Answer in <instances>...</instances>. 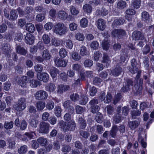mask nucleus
Instances as JSON below:
<instances>
[{"mask_svg":"<svg viewBox=\"0 0 154 154\" xmlns=\"http://www.w3.org/2000/svg\"><path fill=\"white\" fill-rule=\"evenodd\" d=\"M78 123L80 125V128L82 129L85 128L86 125L85 121L82 116H78Z\"/></svg>","mask_w":154,"mask_h":154,"instance_id":"393cba45","label":"nucleus"},{"mask_svg":"<svg viewBox=\"0 0 154 154\" xmlns=\"http://www.w3.org/2000/svg\"><path fill=\"white\" fill-rule=\"evenodd\" d=\"M54 32L60 36L64 35L68 32L67 27L62 22H59L55 24L53 29Z\"/></svg>","mask_w":154,"mask_h":154,"instance_id":"f257e3e1","label":"nucleus"},{"mask_svg":"<svg viewBox=\"0 0 154 154\" xmlns=\"http://www.w3.org/2000/svg\"><path fill=\"white\" fill-rule=\"evenodd\" d=\"M34 37L32 34L30 33L26 34L25 37V41L26 44H32L34 42Z\"/></svg>","mask_w":154,"mask_h":154,"instance_id":"f3484780","label":"nucleus"},{"mask_svg":"<svg viewBox=\"0 0 154 154\" xmlns=\"http://www.w3.org/2000/svg\"><path fill=\"white\" fill-rule=\"evenodd\" d=\"M132 37L133 40H138L144 39V36L141 32L138 31H135L132 33Z\"/></svg>","mask_w":154,"mask_h":154,"instance_id":"6e6552de","label":"nucleus"},{"mask_svg":"<svg viewBox=\"0 0 154 154\" xmlns=\"http://www.w3.org/2000/svg\"><path fill=\"white\" fill-rule=\"evenodd\" d=\"M50 125L47 122H42L40 123L39 129L40 133L47 134L49 132Z\"/></svg>","mask_w":154,"mask_h":154,"instance_id":"20e7f679","label":"nucleus"},{"mask_svg":"<svg viewBox=\"0 0 154 154\" xmlns=\"http://www.w3.org/2000/svg\"><path fill=\"white\" fill-rule=\"evenodd\" d=\"M36 99L39 100H44L46 99L48 94L45 91L41 90L37 91L35 94Z\"/></svg>","mask_w":154,"mask_h":154,"instance_id":"423d86ee","label":"nucleus"},{"mask_svg":"<svg viewBox=\"0 0 154 154\" xmlns=\"http://www.w3.org/2000/svg\"><path fill=\"white\" fill-rule=\"evenodd\" d=\"M125 22V20L123 19L115 20L112 23V26L113 27L117 26L122 24Z\"/></svg>","mask_w":154,"mask_h":154,"instance_id":"c85d7f7f","label":"nucleus"},{"mask_svg":"<svg viewBox=\"0 0 154 154\" xmlns=\"http://www.w3.org/2000/svg\"><path fill=\"white\" fill-rule=\"evenodd\" d=\"M61 109L59 106H57L54 108V113L57 117H60L61 116Z\"/></svg>","mask_w":154,"mask_h":154,"instance_id":"864d4df0","label":"nucleus"},{"mask_svg":"<svg viewBox=\"0 0 154 154\" xmlns=\"http://www.w3.org/2000/svg\"><path fill=\"white\" fill-rule=\"evenodd\" d=\"M103 118L102 115L100 113L98 112L97 113L95 119L97 123H101L102 122Z\"/></svg>","mask_w":154,"mask_h":154,"instance_id":"a18cd8bd","label":"nucleus"},{"mask_svg":"<svg viewBox=\"0 0 154 154\" xmlns=\"http://www.w3.org/2000/svg\"><path fill=\"white\" fill-rule=\"evenodd\" d=\"M75 37L76 39L80 41H82L85 39V36L83 34L80 32L76 34Z\"/></svg>","mask_w":154,"mask_h":154,"instance_id":"0e129e2a","label":"nucleus"},{"mask_svg":"<svg viewBox=\"0 0 154 154\" xmlns=\"http://www.w3.org/2000/svg\"><path fill=\"white\" fill-rule=\"evenodd\" d=\"M26 100L25 98L19 99L17 103L14 106V108L17 111H22L24 110L26 106Z\"/></svg>","mask_w":154,"mask_h":154,"instance_id":"f03ea898","label":"nucleus"},{"mask_svg":"<svg viewBox=\"0 0 154 154\" xmlns=\"http://www.w3.org/2000/svg\"><path fill=\"white\" fill-rule=\"evenodd\" d=\"M11 46L9 44L4 43L2 45L0 48L3 54H8L11 52Z\"/></svg>","mask_w":154,"mask_h":154,"instance_id":"9d476101","label":"nucleus"},{"mask_svg":"<svg viewBox=\"0 0 154 154\" xmlns=\"http://www.w3.org/2000/svg\"><path fill=\"white\" fill-rule=\"evenodd\" d=\"M72 102L70 100H67L65 101L63 104L64 107L66 109H68L69 112L72 114L73 113L74 109V107L71 106Z\"/></svg>","mask_w":154,"mask_h":154,"instance_id":"f8f14e48","label":"nucleus"},{"mask_svg":"<svg viewBox=\"0 0 154 154\" xmlns=\"http://www.w3.org/2000/svg\"><path fill=\"white\" fill-rule=\"evenodd\" d=\"M83 8L84 11L87 13H90L92 12V7L89 4H85L83 5Z\"/></svg>","mask_w":154,"mask_h":154,"instance_id":"2f4dec72","label":"nucleus"},{"mask_svg":"<svg viewBox=\"0 0 154 154\" xmlns=\"http://www.w3.org/2000/svg\"><path fill=\"white\" fill-rule=\"evenodd\" d=\"M67 52L65 49L62 48L60 50L59 54L61 57H65L67 56Z\"/></svg>","mask_w":154,"mask_h":154,"instance_id":"680f3d73","label":"nucleus"},{"mask_svg":"<svg viewBox=\"0 0 154 154\" xmlns=\"http://www.w3.org/2000/svg\"><path fill=\"white\" fill-rule=\"evenodd\" d=\"M18 14L17 11L14 10H12L10 12V15L8 19L10 20L14 21L17 19Z\"/></svg>","mask_w":154,"mask_h":154,"instance_id":"aec40b11","label":"nucleus"},{"mask_svg":"<svg viewBox=\"0 0 154 154\" xmlns=\"http://www.w3.org/2000/svg\"><path fill=\"white\" fill-rule=\"evenodd\" d=\"M106 109L107 114L109 115H112L114 111V108L110 105L107 106Z\"/></svg>","mask_w":154,"mask_h":154,"instance_id":"5fc2aeb1","label":"nucleus"},{"mask_svg":"<svg viewBox=\"0 0 154 154\" xmlns=\"http://www.w3.org/2000/svg\"><path fill=\"white\" fill-rule=\"evenodd\" d=\"M112 98L110 94L108 93L106 95L105 94L104 92H103L100 94L99 99L101 101H103L105 103H109L111 102Z\"/></svg>","mask_w":154,"mask_h":154,"instance_id":"39448f33","label":"nucleus"},{"mask_svg":"<svg viewBox=\"0 0 154 154\" xmlns=\"http://www.w3.org/2000/svg\"><path fill=\"white\" fill-rule=\"evenodd\" d=\"M37 78L40 81H43L44 82H47L49 79V76L46 73L42 72L39 75H37Z\"/></svg>","mask_w":154,"mask_h":154,"instance_id":"2eb2a0df","label":"nucleus"},{"mask_svg":"<svg viewBox=\"0 0 154 154\" xmlns=\"http://www.w3.org/2000/svg\"><path fill=\"white\" fill-rule=\"evenodd\" d=\"M42 56L44 59L47 60L50 59L51 57V56L49 52V51L47 49L44 50L43 52Z\"/></svg>","mask_w":154,"mask_h":154,"instance_id":"e433bc0d","label":"nucleus"},{"mask_svg":"<svg viewBox=\"0 0 154 154\" xmlns=\"http://www.w3.org/2000/svg\"><path fill=\"white\" fill-rule=\"evenodd\" d=\"M39 145L40 144L42 146H45L47 142V140L46 138H45L43 137L39 138L37 139Z\"/></svg>","mask_w":154,"mask_h":154,"instance_id":"f704fd0d","label":"nucleus"},{"mask_svg":"<svg viewBox=\"0 0 154 154\" xmlns=\"http://www.w3.org/2000/svg\"><path fill=\"white\" fill-rule=\"evenodd\" d=\"M34 69L36 72L39 73L42 71L43 69V67L42 65L37 64L35 65Z\"/></svg>","mask_w":154,"mask_h":154,"instance_id":"774afa93","label":"nucleus"},{"mask_svg":"<svg viewBox=\"0 0 154 154\" xmlns=\"http://www.w3.org/2000/svg\"><path fill=\"white\" fill-rule=\"evenodd\" d=\"M133 85V81L130 79H128L125 83V85H123V87L121 89V91L123 92L128 91L130 90L131 86Z\"/></svg>","mask_w":154,"mask_h":154,"instance_id":"9b49d317","label":"nucleus"},{"mask_svg":"<svg viewBox=\"0 0 154 154\" xmlns=\"http://www.w3.org/2000/svg\"><path fill=\"white\" fill-rule=\"evenodd\" d=\"M141 114V111L139 110H134L132 111L131 115L133 119H135L136 117L139 116Z\"/></svg>","mask_w":154,"mask_h":154,"instance_id":"e2e57ef3","label":"nucleus"},{"mask_svg":"<svg viewBox=\"0 0 154 154\" xmlns=\"http://www.w3.org/2000/svg\"><path fill=\"white\" fill-rule=\"evenodd\" d=\"M13 122L12 121H11L10 122H5L4 126V128L6 129H10L13 127Z\"/></svg>","mask_w":154,"mask_h":154,"instance_id":"37998d69","label":"nucleus"},{"mask_svg":"<svg viewBox=\"0 0 154 154\" xmlns=\"http://www.w3.org/2000/svg\"><path fill=\"white\" fill-rule=\"evenodd\" d=\"M26 27V30L31 33L33 32L35 29L34 24L32 23H27Z\"/></svg>","mask_w":154,"mask_h":154,"instance_id":"c756f323","label":"nucleus"},{"mask_svg":"<svg viewBox=\"0 0 154 154\" xmlns=\"http://www.w3.org/2000/svg\"><path fill=\"white\" fill-rule=\"evenodd\" d=\"M45 106V104L44 102L39 101L37 103L36 107L37 109L42 110L44 109Z\"/></svg>","mask_w":154,"mask_h":154,"instance_id":"c03bdc74","label":"nucleus"},{"mask_svg":"<svg viewBox=\"0 0 154 154\" xmlns=\"http://www.w3.org/2000/svg\"><path fill=\"white\" fill-rule=\"evenodd\" d=\"M28 147L26 145H23L21 146L18 149V152L20 154H24L27 151Z\"/></svg>","mask_w":154,"mask_h":154,"instance_id":"58836bf2","label":"nucleus"},{"mask_svg":"<svg viewBox=\"0 0 154 154\" xmlns=\"http://www.w3.org/2000/svg\"><path fill=\"white\" fill-rule=\"evenodd\" d=\"M118 130V129L117 126L115 125L113 126L112 129L110 131V135H111L112 137H115L116 135V132Z\"/></svg>","mask_w":154,"mask_h":154,"instance_id":"8fccbe9b","label":"nucleus"},{"mask_svg":"<svg viewBox=\"0 0 154 154\" xmlns=\"http://www.w3.org/2000/svg\"><path fill=\"white\" fill-rule=\"evenodd\" d=\"M121 115L119 113L115 114L113 117V120L116 123H119L121 122Z\"/></svg>","mask_w":154,"mask_h":154,"instance_id":"ea45409f","label":"nucleus"},{"mask_svg":"<svg viewBox=\"0 0 154 154\" xmlns=\"http://www.w3.org/2000/svg\"><path fill=\"white\" fill-rule=\"evenodd\" d=\"M54 62L56 65L57 66L65 67L67 64V61L65 60H62L61 59L56 58L54 60Z\"/></svg>","mask_w":154,"mask_h":154,"instance_id":"dca6fc26","label":"nucleus"},{"mask_svg":"<svg viewBox=\"0 0 154 154\" xmlns=\"http://www.w3.org/2000/svg\"><path fill=\"white\" fill-rule=\"evenodd\" d=\"M88 101V97L86 96L83 95L79 101V104L82 105H85L87 103Z\"/></svg>","mask_w":154,"mask_h":154,"instance_id":"de8ad7c7","label":"nucleus"},{"mask_svg":"<svg viewBox=\"0 0 154 154\" xmlns=\"http://www.w3.org/2000/svg\"><path fill=\"white\" fill-rule=\"evenodd\" d=\"M131 66L129 68V71L132 74H135L140 70L139 65L137 63L136 60L133 59L131 60Z\"/></svg>","mask_w":154,"mask_h":154,"instance_id":"7ed1b4c3","label":"nucleus"},{"mask_svg":"<svg viewBox=\"0 0 154 154\" xmlns=\"http://www.w3.org/2000/svg\"><path fill=\"white\" fill-rule=\"evenodd\" d=\"M89 53V51L87 48L85 46H82L80 49V54L82 56L87 55Z\"/></svg>","mask_w":154,"mask_h":154,"instance_id":"473e14b6","label":"nucleus"},{"mask_svg":"<svg viewBox=\"0 0 154 154\" xmlns=\"http://www.w3.org/2000/svg\"><path fill=\"white\" fill-rule=\"evenodd\" d=\"M122 71V69L119 66H117L116 68L111 71V74L114 76H119Z\"/></svg>","mask_w":154,"mask_h":154,"instance_id":"a211bd4d","label":"nucleus"},{"mask_svg":"<svg viewBox=\"0 0 154 154\" xmlns=\"http://www.w3.org/2000/svg\"><path fill=\"white\" fill-rule=\"evenodd\" d=\"M109 42L106 39H104L102 42V46L103 49L107 50L109 47Z\"/></svg>","mask_w":154,"mask_h":154,"instance_id":"6e6d98bb","label":"nucleus"},{"mask_svg":"<svg viewBox=\"0 0 154 154\" xmlns=\"http://www.w3.org/2000/svg\"><path fill=\"white\" fill-rule=\"evenodd\" d=\"M45 18L44 14H39L37 15L36 20L38 22H41Z\"/></svg>","mask_w":154,"mask_h":154,"instance_id":"69168bd1","label":"nucleus"},{"mask_svg":"<svg viewBox=\"0 0 154 154\" xmlns=\"http://www.w3.org/2000/svg\"><path fill=\"white\" fill-rule=\"evenodd\" d=\"M106 27L105 22L101 19H99L97 22V28L101 30H103Z\"/></svg>","mask_w":154,"mask_h":154,"instance_id":"412c9836","label":"nucleus"},{"mask_svg":"<svg viewBox=\"0 0 154 154\" xmlns=\"http://www.w3.org/2000/svg\"><path fill=\"white\" fill-rule=\"evenodd\" d=\"M67 122H64L63 120H60L59 121L57 124V126L64 131H66L67 129Z\"/></svg>","mask_w":154,"mask_h":154,"instance_id":"b1692460","label":"nucleus"},{"mask_svg":"<svg viewBox=\"0 0 154 154\" xmlns=\"http://www.w3.org/2000/svg\"><path fill=\"white\" fill-rule=\"evenodd\" d=\"M69 10L71 13L74 15H76L79 13V11L78 9L73 6H70Z\"/></svg>","mask_w":154,"mask_h":154,"instance_id":"09e8293b","label":"nucleus"},{"mask_svg":"<svg viewBox=\"0 0 154 154\" xmlns=\"http://www.w3.org/2000/svg\"><path fill=\"white\" fill-rule=\"evenodd\" d=\"M112 34L114 37L121 38L125 35V32L122 29H115L112 32Z\"/></svg>","mask_w":154,"mask_h":154,"instance_id":"0eeeda50","label":"nucleus"},{"mask_svg":"<svg viewBox=\"0 0 154 154\" xmlns=\"http://www.w3.org/2000/svg\"><path fill=\"white\" fill-rule=\"evenodd\" d=\"M8 147L10 149H13L15 148L16 143L15 141L12 138H9L8 139Z\"/></svg>","mask_w":154,"mask_h":154,"instance_id":"bb28decb","label":"nucleus"},{"mask_svg":"<svg viewBox=\"0 0 154 154\" xmlns=\"http://www.w3.org/2000/svg\"><path fill=\"white\" fill-rule=\"evenodd\" d=\"M28 81L27 77L26 76H23L19 80V83L20 85L22 87H24Z\"/></svg>","mask_w":154,"mask_h":154,"instance_id":"a878e982","label":"nucleus"},{"mask_svg":"<svg viewBox=\"0 0 154 154\" xmlns=\"http://www.w3.org/2000/svg\"><path fill=\"white\" fill-rule=\"evenodd\" d=\"M142 19L145 22L149 20V14L146 11H144L142 13Z\"/></svg>","mask_w":154,"mask_h":154,"instance_id":"79ce46f5","label":"nucleus"},{"mask_svg":"<svg viewBox=\"0 0 154 154\" xmlns=\"http://www.w3.org/2000/svg\"><path fill=\"white\" fill-rule=\"evenodd\" d=\"M143 83V80L142 79H140L139 81V85H134L135 90L134 91V92L136 94H140L142 93V86Z\"/></svg>","mask_w":154,"mask_h":154,"instance_id":"1a4fd4ad","label":"nucleus"},{"mask_svg":"<svg viewBox=\"0 0 154 154\" xmlns=\"http://www.w3.org/2000/svg\"><path fill=\"white\" fill-rule=\"evenodd\" d=\"M59 70L54 67L52 68L50 70V75L53 78L56 77L57 74L59 73Z\"/></svg>","mask_w":154,"mask_h":154,"instance_id":"72a5a7b5","label":"nucleus"},{"mask_svg":"<svg viewBox=\"0 0 154 154\" xmlns=\"http://www.w3.org/2000/svg\"><path fill=\"white\" fill-rule=\"evenodd\" d=\"M75 124L74 122L67 123L66 131H73L75 128Z\"/></svg>","mask_w":154,"mask_h":154,"instance_id":"49530a36","label":"nucleus"},{"mask_svg":"<svg viewBox=\"0 0 154 154\" xmlns=\"http://www.w3.org/2000/svg\"><path fill=\"white\" fill-rule=\"evenodd\" d=\"M127 5L126 2L123 0L119 1L117 4V7L118 8L122 9L126 7Z\"/></svg>","mask_w":154,"mask_h":154,"instance_id":"7c9ffc66","label":"nucleus"},{"mask_svg":"<svg viewBox=\"0 0 154 154\" xmlns=\"http://www.w3.org/2000/svg\"><path fill=\"white\" fill-rule=\"evenodd\" d=\"M122 96L120 93H117L116 94L113 99V103L116 104L121 99Z\"/></svg>","mask_w":154,"mask_h":154,"instance_id":"bf43d9fd","label":"nucleus"},{"mask_svg":"<svg viewBox=\"0 0 154 154\" xmlns=\"http://www.w3.org/2000/svg\"><path fill=\"white\" fill-rule=\"evenodd\" d=\"M141 4V1L140 0L134 1L132 4V6L135 9H138L140 8Z\"/></svg>","mask_w":154,"mask_h":154,"instance_id":"603ef678","label":"nucleus"},{"mask_svg":"<svg viewBox=\"0 0 154 154\" xmlns=\"http://www.w3.org/2000/svg\"><path fill=\"white\" fill-rule=\"evenodd\" d=\"M42 40L44 43L48 44L50 42V38L49 36L46 34H44L42 36Z\"/></svg>","mask_w":154,"mask_h":154,"instance_id":"a19ab883","label":"nucleus"},{"mask_svg":"<svg viewBox=\"0 0 154 154\" xmlns=\"http://www.w3.org/2000/svg\"><path fill=\"white\" fill-rule=\"evenodd\" d=\"M75 109L77 113L81 114L85 110V108L78 105L76 107Z\"/></svg>","mask_w":154,"mask_h":154,"instance_id":"13d9d810","label":"nucleus"},{"mask_svg":"<svg viewBox=\"0 0 154 154\" xmlns=\"http://www.w3.org/2000/svg\"><path fill=\"white\" fill-rule=\"evenodd\" d=\"M30 86L32 88H36L38 86L41 85V82L37 80L32 79L30 81Z\"/></svg>","mask_w":154,"mask_h":154,"instance_id":"cd10ccee","label":"nucleus"},{"mask_svg":"<svg viewBox=\"0 0 154 154\" xmlns=\"http://www.w3.org/2000/svg\"><path fill=\"white\" fill-rule=\"evenodd\" d=\"M88 20L85 18H82L80 21V24L81 26L82 27H86L88 25Z\"/></svg>","mask_w":154,"mask_h":154,"instance_id":"4d7b16f0","label":"nucleus"},{"mask_svg":"<svg viewBox=\"0 0 154 154\" xmlns=\"http://www.w3.org/2000/svg\"><path fill=\"white\" fill-rule=\"evenodd\" d=\"M53 26V25L52 23L48 22L45 25L44 28L46 30H49L51 29Z\"/></svg>","mask_w":154,"mask_h":154,"instance_id":"338daca9","label":"nucleus"},{"mask_svg":"<svg viewBox=\"0 0 154 154\" xmlns=\"http://www.w3.org/2000/svg\"><path fill=\"white\" fill-rule=\"evenodd\" d=\"M140 121H133L129 122V124L130 128L133 130H134L138 127L140 124Z\"/></svg>","mask_w":154,"mask_h":154,"instance_id":"4be33fe9","label":"nucleus"},{"mask_svg":"<svg viewBox=\"0 0 154 154\" xmlns=\"http://www.w3.org/2000/svg\"><path fill=\"white\" fill-rule=\"evenodd\" d=\"M93 64V61L90 60H86L84 62V65L85 67H89L91 66Z\"/></svg>","mask_w":154,"mask_h":154,"instance_id":"052dcab7","label":"nucleus"},{"mask_svg":"<svg viewBox=\"0 0 154 154\" xmlns=\"http://www.w3.org/2000/svg\"><path fill=\"white\" fill-rule=\"evenodd\" d=\"M102 62L104 64V67L108 68L109 66L111 60L107 54H103Z\"/></svg>","mask_w":154,"mask_h":154,"instance_id":"ddd939ff","label":"nucleus"},{"mask_svg":"<svg viewBox=\"0 0 154 154\" xmlns=\"http://www.w3.org/2000/svg\"><path fill=\"white\" fill-rule=\"evenodd\" d=\"M61 43L60 41L57 38L54 37L52 38L51 40V43L52 45L55 47L59 46Z\"/></svg>","mask_w":154,"mask_h":154,"instance_id":"4c0bfd02","label":"nucleus"},{"mask_svg":"<svg viewBox=\"0 0 154 154\" xmlns=\"http://www.w3.org/2000/svg\"><path fill=\"white\" fill-rule=\"evenodd\" d=\"M56 89V87L52 83H50L46 87V90L50 92L54 91Z\"/></svg>","mask_w":154,"mask_h":154,"instance_id":"c9c22d12","label":"nucleus"},{"mask_svg":"<svg viewBox=\"0 0 154 154\" xmlns=\"http://www.w3.org/2000/svg\"><path fill=\"white\" fill-rule=\"evenodd\" d=\"M15 50L17 53L23 55H25L27 53V51L19 45H17Z\"/></svg>","mask_w":154,"mask_h":154,"instance_id":"6ab92c4d","label":"nucleus"},{"mask_svg":"<svg viewBox=\"0 0 154 154\" xmlns=\"http://www.w3.org/2000/svg\"><path fill=\"white\" fill-rule=\"evenodd\" d=\"M57 15V18L61 20H65L67 19L68 14L63 10L59 11Z\"/></svg>","mask_w":154,"mask_h":154,"instance_id":"4468645a","label":"nucleus"},{"mask_svg":"<svg viewBox=\"0 0 154 154\" xmlns=\"http://www.w3.org/2000/svg\"><path fill=\"white\" fill-rule=\"evenodd\" d=\"M29 125L33 128H36L38 123V120L35 118H31L29 122Z\"/></svg>","mask_w":154,"mask_h":154,"instance_id":"5701e85b","label":"nucleus"},{"mask_svg":"<svg viewBox=\"0 0 154 154\" xmlns=\"http://www.w3.org/2000/svg\"><path fill=\"white\" fill-rule=\"evenodd\" d=\"M45 106L48 109L51 110L54 108V103L53 101H49L45 105Z\"/></svg>","mask_w":154,"mask_h":154,"instance_id":"3c124183","label":"nucleus"}]
</instances>
